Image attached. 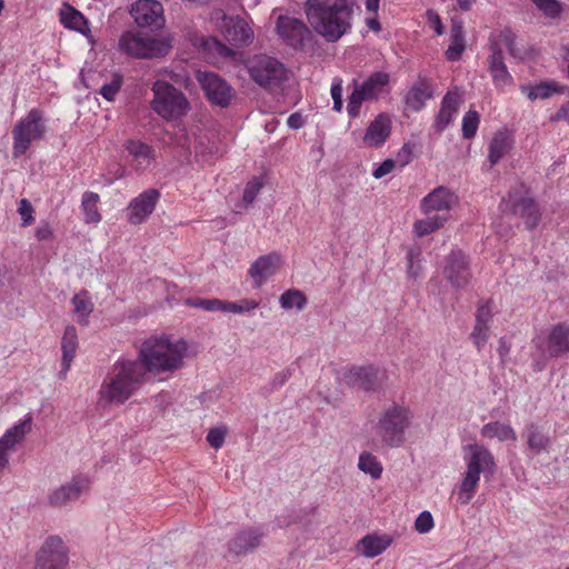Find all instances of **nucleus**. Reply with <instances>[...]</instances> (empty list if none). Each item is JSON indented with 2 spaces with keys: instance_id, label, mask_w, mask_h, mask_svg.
Returning <instances> with one entry per match:
<instances>
[{
  "instance_id": "0e129e2a",
  "label": "nucleus",
  "mask_w": 569,
  "mask_h": 569,
  "mask_svg": "<svg viewBox=\"0 0 569 569\" xmlns=\"http://www.w3.org/2000/svg\"><path fill=\"white\" fill-rule=\"evenodd\" d=\"M230 18L231 17H228L222 9H214L210 14L211 21L221 30L227 26Z\"/></svg>"
},
{
  "instance_id": "e433bc0d",
  "label": "nucleus",
  "mask_w": 569,
  "mask_h": 569,
  "mask_svg": "<svg viewBox=\"0 0 569 569\" xmlns=\"http://www.w3.org/2000/svg\"><path fill=\"white\" fill-rule=\"evenodd\" d=\"M480 435L487 439H498L499 441L516 440L517 436L510 425L499 421L489 422L482 426Z\"/></svg>"
},
{
  "instance_id": "052dcab7",
  "label": "nucleus",
  "mask_w": 569,
  "mask_h": 569,
  "mask_svg": "<svg viewBox=\"0 0 569 569\" xmlns=\"http://www.w3.org/2000/svg\"><path fill=\"white\" fill-rule=\"evenodd\" d=\"M395 167H396V161L395 160L386 159L382 163H380V166L378 168H376L372 171V176L376 179H381L382 177H385L388 173H390L395 169Z\"/></svg>"
},
{
  "instance_id": "7c9ffc66",
  "label": "nucleus",
  "mask_w": 569,
  "mask_h": 569,
  "mask_svg": "<svg viewBox=\"0 0 569 569\" xmlns=\"http://www.w3.org/2000/svg\"><path fill=\"white\" fill-rule=\"evenodd\" d=\"M466 49V39L463 24L460 21H453L450 28V44L445 52L448 61L455 62L460 60Z\"/></svg>"
},
{
  "instance_id": "3c124183",
  "label": "nucleus",
  "mask_w": 569,
  "mask_h": 569,
  "mask_svg": "<svg viewBox=\"0 0 569 569\" xmlns=\"http://www.w3.org/2000/svg\"><path fill=\"white\" fill-rule=\"evenodd\" d=\"M297 366H298L297 362H293L289 367H287L284 370L276 373L270 382L271 390L273 391V390L281 388L290 379V377L295 373Z\"/></svg>"
},
{
  "instance_id": "7ed1b4c3",
  "label": "nucleus",
  "mask_w": 569,
  "mask_h": 569,
  "mask_svg": "<svg viewBox=\"0 0 569 569\" xmlns=\"http://www.w3.org/2000/svg\"><path fill=\"white\" fill-rule=\"evenodd\" d=\"M187 352L183 340L170 341L164 337H151L144 340L139 349L138 361L147 373H171L182 367Z\"/></svg>"
},
{
  "instance_id": "338daca9",
  "label": "nucleus",
  "mask_w": 569,
  "mask_h": 569,
  "mask_svg": "<svg viewBox=\"0 0 569 569\" xmlns=\"http://www.w3.org/2000/svg\"><path fill=\"white\" fill-rule=\"evenodd\" d=\"M427 17L430 26L433 28L438 36H441L445 31L441 19L438 13L432 10L427 11Z\"/></svg>"
},
{
  "instance_id": "2f4dec72",
  "label": "nucleus",
  "mask_w": 569,
  "mask_h": 569,
  "mask_svg": "<svg viewBox=\"0 0 569 569\" xmlns=\"http://www.w3.org/2000/svg\"><path fill=\"white\" fill-rule=\"evenodd\" d=\"M78 348V333L74 326H68L64 330L61 349H62V370L60 375L66 376L70 369Z\"/></svg>"
},
{
  "instance_id": "2eb2a0df",
  "label": "nucleus",
  "mask_w": 569,
  "mask_h": 569,
  "mask_svg": "<svg viewBox=\"0 0 569 569\" xmlns=\"http://www.w3.org/2000/svg\"><path fill=\"white\" fill-rule=\"evenodd\" d=\"M90 488V479L87 476H74L72 479L48 495V502L54 508H61L77 501Z\"/></svg>"
},
{
  "instance_id": "9d476101",
  "label": "nucleus",
  "mask_w": 569,
  "mask_h": 569,
  "mask_svg": "<svg viewBox=\"0 0 569 569\" xmlns=\"http://www.w3.org/2000/svg\"><path fill=\"white\" fill-rule=\"evenodd\" d=\"M442 274L452 288H466L472 277L468 257L459 249L451 250L443 259Z\"/></svg>"
},
{
  "instance_id": "37998d69",
  "label": "nucleus",
  "mask_w": 569,
  "mask_h": 569,
  "mask_svg": "<svg viewBox=\"0 0 569 569\" xmlns=\"http://www.w3.org/2000/svg\"><path fill=\"white\" fill-rule=\"evenodd\" d=\"M306 303L307 299L305 295L297 289L287 290L280 297V306L283 309L297 308L298 310H302Z\"/></svg>"
},
{
  "instance_id": "6ab92c4d",
  "label": "nucleus",
  "mask_w": 569,
  "mask_h": 569,
  "mask_svg": "<svg viewBox=\"0 0 569 569\" xmlns=\"http://www.w3.org/2000/svg\"><path fill=\"white\" fill-rule=\"evenodd\" d=\"M277 31L282 40L295 49H301L305 41L311 37L310 30L301 20L288 16L278 18Z\"/></svg>"
},
{
  "instance_id": "a19ab883",
  "label": "nucleus",
  "mask_w": 569,
  "mask_h": 569,
  "mask_svg": "<svg viewBox=\"0 0 569 569\" xmlns=\"http://www.w3.org/2000/svg\"><path fill=\"white\" fill-rule=\"evenodd\" d=\"M528 447L535 452L540 453L548 449L550 439L547 435L541 432L538 427L531 425L526 430Z\"/></svg>"
},
{
  "instance_id": "ea45409f",
  "label": "nucleus",
  "mask_w": 569,
  "mask_h": 569,
  "mask_svg": "<svg viewBox=\"0 0 569 569\" xmlns=\"http://www.w3.org/2000/svg\"><path fill=\"white\" fill-rule=\"evenodd\" d=\"M98 201V193L91 191H87L83 193L81 200V208L84 213V221L87 223H97L101 220V216L97 208Z\"/></svg>"
},
{
  "instance_id": "58836bf2",
  "label": "nucleus",
  "mask_w": 569,
  "mask_h": 569,
  "mask_svg": "<svg viewBox=\"0 0 569 569\" xmlns=\"http://www.w3.org/2000/svg\"><path fill=\"white\" fill-rule=\"evenodd\" d=\"M74 307V313L80 325H88V317L93 310V303L91 302L86 291L77 293L71 300Z\"/></svg>"
},
{
  "instance_id": "e2e57ef3",
  "label": "nucleus",
  "mask_w": 569,
  "mask_h": 569,
  "mask_svg": "<svg viewBox=\"0 0 569 569\" xmlns=\"http://www.w3.org/2000/svg\"><path fill=\"white\" fill-rule=\"evenodd\" d=\"M412 150L409 144H403L397 153L396 163L398 162L401 168L406 167L411 161Z\"/></svg>"
},
{
  "instance_id": "5fc2aeb1",
  "label": "nucleus",
  "mask_w": 569,
  "mask_h": 569,
  "mask_svg": "<svg viewBox=\"0 0 569 569\" xmlns=\"http://www.w3.org/2000/svg\"><path fill=\"white\" fill-rule=\"evenodd\" d=\"M201 46L206 50H216L217 53L222 57H229L232 54V50L230 48H228L214 38L202 39Z\"/></svg>"
},
{
  "instance_id": "473e14b6",
  "label": "nucleus",
  "mask_w": 569,
  "mask_h": 569,
  "mask_svg": "<svg viewBox=\"0 0 569 569\" xmlns=\"http://www.w3.org/2000/svg\"><path fill=\"white\" fill-rule=\"evenodd\" d=\"M511 142V138L506 131H499L493 136L488 148V160L491 166L497 164L509 152Z\"/></svg>"
},
{
  "instance_id": "4d7b16f0",
  "label": "nucleus",
  "mask_w": 569,
  "mask_h": 569,
  "mask_svg": "<svg viewBox=\"0 0 569 569\" xmlns=\"http://www.w3.org/2000/svg\"><path fill=\"white\" fill-rule=\"evenodd\" d=\"M120 88H121V79L114 78L110 82L104 83L100 88V93L106 100L113 101L117 93L119 92Z\"/></svg>"
},
{
  "instance_id": "603ef678",
  "label": "nucleus",
  "mask_w": 569,
  "mask_h": 569,
  "mask_svg": "<svg viewBox=\"0 0 569 569\" xmlns=\"http://www.w3.org/2000/svg\"><path fill=\"white\" fill-rule=\"evenodd\" d=\"M488 332H489V326L487 325H475V328L470 335L471 339L473 340V343L476 345L477 349L480 351L488 340Z\"/></svg>"
},
{
  "instance_id": "69168bd1",
  "label": "nucleus",
  "mask_w": 569,
  "mask_h": 569,
  "mask_svg": "<svg viewBox=\"0 0 569 569\" xmlns=\"http://www.w3.org/2000/svg\"><path fill=\"white\" fill-rule=\"evenodd\" d=\"M36 237L40 241L50 239L52 237L51 226L46 221H41L36 228Z\"/></svg>"
},
{
  "instance_id": "4468645a",
  "label": "nucleus",
  "mask_w": 569,
  "mask_h": 569,
  "mask_svg": "<svg viewBox=\"0 0 569 569\" xmlns=\"http://www.w3.org/2000/svg\"><path fill=\"white\" fill-rule=\"evenodd\" d=\"M197 79L211 103L221 108L230 104L233 89L224 79L209 71L198 72Z\"/></svg>"
},
{
  "instance_id": "c756f323",
  "label": "nucleus",
  "mask_w": 569,
  "mask_h": 569,
  "mask_svg": "<svg viewBox=\"0 0 569 569\" xmlns=\"http://www.w3.org/2000/svg\"><path fill=\"white\" fill-rule=\"evenodd\" d=\"M432 97V90L426 79H420L407 92L405 103L412 111H420Z\"/></svg>"
},
{
  "instance_id": "c85d7f7f",
  "label": "nucleus",
  "mask_w": 569,
  "mask_h": 569,
  "mask_svg": "<svg viewBox=\"0 0 569 569\" xmlns=\"http://www.w3.org/2000/svg\"><path fill=\"white\" fill-rule=\"evenodd\" d=\"M458 93L448 91L441 100V107L435 120L437 131H443L450 124L458 112Z\"/></svg>"
},
{
  "instance_id": "1a4fd4ad",
  "label": "nucleus",
  "mask_w": 569,
  "mask_h": 569,
  "mask_svg": "<svg viewBox=\"0 0 569 569\" xmlns=\"http://www.w3.org/2000/svg\"><path fill=\"white\" fill-rule=\"evenodd\" d=\"M46 126L42 112L38 109H32L29 113L20 119L12 130L13 136V156L16 158L26 153L30 143L33 140H39L43 137Z\"/></svg>"
},
{
  "instance_id": "774afa93",
  "label": "nucleus",
  "mask_w": 569,
  "mask_h": 569,
  "mask_svg": "<svg viewBox=\"0 0 569 569\" xmlns=\"http://www.w3.org/2000/svg\"><path fill=\"white\" fill-rule=\"evenodd\" d=\"M551 122L566 121L569 124V102L562 104L559 110L550 117Z\"/></svg>"
},
{
  "instance_id": "aec40b11",
  "label": "nucleus",
  "mask_w": 569,
  "mask_h": 569,
  "mask_svg": "<svg viewBox=\"0 0 569 569\" xmlns=\"http://www.w3.org/2000/svg\"><path fill=\"white\" fill-rule=\"evenodd\" d=\"M340 379L348 387L372 391L379 386V370L373 366H352L342 372Z\"/></svg>"
},
{
  "instance_id": "423d86ee",
  "label": "nucleus",
  "mask_w": 569,
  "mask_h": 569,
  "mask_svg": "<svg viewBox=\"0 0 569 569\" xmlns=\"http://www.w3.org/2000/svg\"><path fill=\"white\" fill-rule=\"evenodd\" d=\"M152 110L166 121H176L190 109L186 94L167 81L158 80L152 86Z\"/></svg>"
},
{
  "instance_id": "ddd939ff",
  "label": "nucleus",
  "mask_w": 569,
  "mask_h": 569,
  "mask_svg": "<svg viewBox=\"0 0 569 569\" xmlns=\"http://www.w3.org/2000/svg\"><path fill=\"white\" fill-rule=\"evenodd\" d=\"M68 565V550L63 540L58 536L46 539L37 553L34 569H66Z\"/></svg>"
},
{
  "instance_id": "72a5a7b5",
  "label": "nucleus",
  "mask_w": 569,
  "mask_h": 569,
  "mask_svg": "<svg viewBox=\"0 0 569 569\" xmlns=\"http://www.w3.org/2000/svg\"><path fill=\"white\" fill-rule=\"evenodd\" d=\"M520 90L527 94L528 99H548L553 93H563L566 87L557 83L556 81H543L536 86H521Z\"/></svg>"
},
{
  "instance_id": "a211bd4d",
  "label": "nucleus",
  "mask_w": 569,
  "mask_h": 569,
  "mask_svg": "<svg viewBox=\"0 0 569 569\" xmlns=\"http://www.w3.org/2000/svg\"><path fill=\"white\" fill-rule=\"evenodd\" d=\"M31 423L32 419L28 416L9 428L0 438V473L9 465L10 452L14 451L16 446L22 442L27 433L30 432Z\"/></svg>"
},
{
  "instance_id": "0eeeda50",
  "label": "nucleus",
  "mask_w": 569,
  "mask_h": 569,
  "mask_svg": "<svg viewBox=\"0 0 569 569\" xmlns=\"http://www.w3.org/2000/svg\"><path fill=\"white\" fill-rule=\"evenodd\" d=\"M171 48V38L154 39L128 31L119 39V49L128 56L139 59L164 57Z\"/></svg>"
},
{
  "instance_id": "49530a36",
  "label": "nucleus",
  "mask_w": 569,
  "mask_h": 569,
  "mask_svg": "<svg viewBox=\"0 0 569 569\" xmlns=\"http://www.w3.org/2000/svg\"><path fill=\"white\" fill-rule=\"evenodd\" d=\"M186 305L192 308L202 309L209 312L221 311L223 308V300L212 298V299H202V298H189L186 300Z\"/></svg>"
},
{
  "instance_id": "bb28decb",
  "label": "nucleus",
  "mask_w": 569,
  "mask_h": 569,
  "mask_svg": "<svg viewBox=\"0 0 569 569\" xmlns=\"http://www.w3.org/2000/svg\"><path fill=\"white\" fill-rule=\"evenodd\" d=\"M391 133V120L385 114H378L368 126L363 136V143L370 148L381 147Z\"/></svg>"
},
{
  "instance_id": "f8f14e48",
  "label": "nucleus",
  "mask_w": 569,
  "mask_h": 569,
  "mask_svg": "<svg viewBox=\"0 0 569 569\" xmlns=\"http://www.w3.org/2000/svg\"><path fill=\"white\" fill-rule=\"evenodd\" d=\"M502 212H511L525 220L526 228L535 229L541 218L538 204L533 199L523 197L519 192H509L507 199H502L499 206Z\"/></svg>"
},
{
  "instance_id": "dca6fc26",
  "label": "nucleus",
  "mask_w": 569,
  "mask_h": 569,
  "mask_svg": "<svg viewBox=\"0 0 569 569\" xmlns=\"http://www.w3.org/2000/svg\"><path fill=\"white\" fill-rule=\"evenodd\" d=\"M537 349L547 352L551 358H558L569 352V326L557 323L550 327L546 338L532 339Z\"/></svg>"
},
{
  "instance_id": "f704fd0d",
  "label": "nucleus",
  "mask_w": 569,
  "mask_h": 569,
  "mask_svg": "<svg viewBox=\"0 0 569 569\" xmlns=\"http://www.w3.org/2000/svg\"><path fill=\"white\" fill-rule=\"evenodd\" d=\"M61 23L71 30L86 34L89 31L88 21L84 16L69 4H64L60 11Z\"/></svg>"
},
{
  "instance_id": "4c0bfd02",
  "label": "nucleus",
  "mask_w": 569,
  "mask_h": 569,
  "mask_svg": "<svg viewBox=\"0 0 569 569\" xmlns=\"http://www.w3.org/2000/svg\"><path fill=\"white\" fill-rule=\"evenodd\" d=\"M446 221L447 217L445 214L429 213L425 219L415 223L413 231L417 237H425L442 227Z\"/></svg>"
},
{
  "instance_id": "de8ad7c7",
  "label": "nucleus",
  "mask_w": 569,
  "mask_h": 569,
  "mask_svg": "<svg viewBox=\"0 0 569 569\" xmlns=\"http://www.w3.org/2000/svg\"><path fill=\"white\" fill-rule=\"evenodd\" d=\"M536 7L548 18H559L562 12V3L558 0H531Z\"/></svg>"
},
{
  "instance_id": "9b49d317",
  "label": "nucleus",
  "mask_w": 569,
  "mask_h": 569,
  "mask_svg": "<svg viewBox=\"0 0 569 569\" xmlns=\"http://www.w3.org/2000/svg\"><path fill=\"white\" fill-rule=\"evenodd\" d=\"M249 71L253 81L267 89L279 87L287 78L283 64L270 57L257 59Z\"/></svg>"
},
{
  "instance_id": "a18cd8bd",
  "label": "nucleus",
  "mask_w": 569,
  "mask_h": 569,
  "mask_svg": "<svg viewBox=\"0 0 569 569\" xmlns=\"http://www.w3.org/2000/svg\"><path fill=\"white\" fill-rule=\"evenodd\" d=\"M259 307V302L251 299H241L239 301H224L222 312L226 313H246Z\"/></svg>"
},
{
  "instance_id": "b1692460",
  "label": "nucleus",
  "mask_w": 569,
  "mask_h": 569,
  "mask_svg": "<svg viewBox=\"0 0 569 569\" xmlns=\"http://www.w3.org/2000/svg\"><path fill=\"white\" fill-rule=\"evenodd\" d=\"M124 149L131 158L130 166L138 172L150 169L156 159V150L153 147L141 140L129 139L124 143Z\"/></svg>"
},
{
  "instance_id": "393cba45",
  "label": "nucleus",
  "mask_w": 569,
  "mask_h": 569,
  "mask_svg": "<svg viewBox=\"0 0 569 569\" xmlns=\"http://www.w3.org/2000/svg\"><path fill=\"white\" fill-rule=\"evenodd\" d=\"M490 56L488 58V70L491 74L495 87L503 90L513 84V77L509 72L502 56L501 49L497 44L490 47Z\"/></svg>"
},
{
  "instance_id": "8fccbe9b",
  "label": "nucleus",
  "mask_w": 569,
  "mask_h": 569,
  "mask_svg": "<svg viewBox=\"0 0 569 569\" xmlns=\"http://www.w3.org/2000/svg\"><path fill=\"white\" fill-rule=\"evenodd\" d=\"M261 188L262 182L258 178H253L246 184L242 198L246 206H250L256 200Z\"/></svg>"
},
{
  "instance_id": "f257e3e1",
  "label": "nucleus",
  "mask_w": 569,
  "mask_h": 569,
  "mask_svg": "<svg viewBox=\"0 0 569 569\" xmlns=\"http://www.w3.org/2000/svg\"><path fill=\"white\" fill-rule=\"evenodd\" d=\"M305 12L313 30L328 42L351 30L353 9L348 0H306Z\"/></svg>"
},
{
  "instance_id": "6e6d98bb",
  "label": "nucleus",
  "mask_w": 569,
  "mask_h": 569,
  "mask_svg": "<svg viewBox=\"0 0 569 569\" xmlns=\"http://www.w3.org/2000/svg\"><path fill=\"white\" fill-rule=\"evenodd\" d=\"M18 212L22 219V227L30 226L33 221V207L28 199H21L19 202Z\"/></svg>"
},
{
  "instance_id": "412c9836",
  "label": "nucleus",
  "mask_w": 569,
  "mask_h": 569,
  "mask_svg": "<svg viewBox=\"0 0 569 569\" xmlns=\"http://www.w3.org/2000/svg\"><path fill=\"white\" fill-rule=\"evenodd\" d=\"M130 13L141 27L161 28L164 24L163 7L157 0H138L131 6Z\"/></svg>"
},
{
  "instance_id": "cd10ccee",
  "label": "nucleus",
  "mask_w": 569,
  "mask_h": 569,
  "mask_svg": "<svg viewBox=\"0 0 569 569\" xmlns=\"http://www.w3.org/2000/svg\"><path fill=\"white\" fill-rule=\"evenodd\" d=\"M226 40L236 47L248 44L252 39V30L241 18H230L222 30Z\"/></svg>"
},
{
  "instance_id": "6e6552de",
  "label": "nucleus",
  "mask_w": 569,
  "mask_h": 569,
  "mask_svg": "<svg viewBox=\"0 0 569 569\" xmlns=\"http://www.w3.org/2000/svg\"><path fill=\"white\" fill-rule=\"evenodd\" d=\"M390 74L385 71L372 72L365 81H353V90L348 97L347 112L352 119L360 114L365 101H375L386 91Z\"/></svg>"
},
{
  "instance_id": "5701e85b",
  "label": "nucleus",
  "mask_w": 569,
  "mask_h": 569,
  "mask_svg": "<svg viewBox=\"0 0 569 569\" xmlns=\"http://www.w3.org/2000/svg\"><path fill=\"white\" fill-rule=\"evenodd\" d=\"M281 264V257L277 252L259 257L248 271L254 288H260L270 277L276 274Z\"/></svg>"
},
{
  "instance_id": "a878e982",
  "label": "nucleus",
  "mask_w": 569,
  "mask_h": 569,
  "mask_svg": "<svg viewBox=\"0 0 569 569\" xmlns=\"http://www.w3.org/2000/svg\"><path fill=\"white\" fill-rule=\"evenodd\" d=\"M456 201L457 197L451 191L439 187L423 198L421 206L426 214L439 213L448 218V212Z\"/></svg>"
},
{
  "instance_id": "13d9d810",
  "label": "nucleus",
  "mask_w": 569,
  "mask_h": 569,
  "mask_svg": "<svg viewBox=\"0 0 569 569\" xmlns=\"http://www.w3.org/2000/svg\"><path fill=\"white\" fill-rule=\"evenodd\" d=\"M226 430L222 428L210 429L207 435V441L213 449H220L223 446Z\"/></svg>"
},
{
  "instance_id": "680f3d73",
  "label": "nucleus",
  "mask_w": 569,
  "mask_h": 569,
  "mask_svg": "<svg viewBox=\"0 0 569 569\" xmlns=\"http://www.w3.org/2000/svg\"><path fill=\"white\" fill-rule=\"evenodd\" d=\"M501 39H502L505 46L507 47L509 53L513 57H518L519 53L515 47V42H516L515 34L510 30H505L501 32Z\"/></svg>"
},
{
  "instance_id": "39448f33",
  "label": "nucleus",
  "mask_w": 569,
  "mask_h": 569,
  "mask_svg": "<svg viewBox=\"0 0 569 569\" xmlns=\"http://www.w3.org/2000/svg\"><path fill=\"white\" fill-rule=\"evenodd\" d=\"M413 413L409 407L392 402L379 413L375 433L380 442L389 448H399L406 441V432L411 427Z\"/></svg>"
},
{
  "instance_id": "20e7f679",
  "label": "nucleus",
  "mask_w": 569,
  "mask_h": 569,
  "mask_svg": "<svg viewBox=\"0 0 569 569\" xmlns=\"http://www.w3.org/2000/svg\"><path fill=\"white\" fill-rule=\"evenodd\" d=\"M466 471L459 486L458 500L466 505L472 498L479 486L480 476L491 478L497 472V461L493 453L481 443H470L463 447Z\"/></svg>"
},
{
  "instance_id": "4be33fe9",
  "label": "nucleus",
  "mask_w": 569,
  "mask_h": 569,
  "mask_svg": "<svg viewBox=\"0 0 569 569\" xmlns=\"http://www.w3.org/2000/svg\"><path fill=\"white\" fill-rule=\"evenodd\" d=\"M160 192L150 188L133 198L128 206V221L131 224L142 223L154 210Z\"/></svg>"
},
{
  "instance_id": "bf43d9fd",
  "label": "nucleus",
  "mask_w": 569,
  "mask_h": 569,
  "mask_svg": "<svg viewBox=\"0 0 569 569\" xmlns=\"http://www.w3.org/2000/svg\"><path fill=\"white\" fill-rule=\"evenodd\" d=\"M492 317V308L489 302L479 305L476 312V323L489 326Z\"/></svg>"
},
{
  "instance_id": "c9c22d12",
  "label": "nucleus",
  "mask_w": 569,
  "mask_h": 569,
  "mask_svg": "<svg viewBox=\"0 0 569 569\" xmlns=\"http://www.w3.org/2000/svg\"><path fill=\"white\" fill-rule=\"evenodd\" d=\"M391 543V539L383 535H368L360 540L361 553L368 558L381 555Z\"/></svg>"
},
{
  "instance_id": "79ce46f5",
  "label": "nucleus",
  "mask_w": 569,
  "mask_h": 569,
  "mask_svg": "<svg viewBox=\"0 0 569 569\" xmlns=\"http://www.w3.org/2000/svg\"><path fill=\"white\" fill-rule=\"evenodd\" d=\"M358 468L362 472L370 475L372 479H379L383 471L382 465L378 458L368 451L360 453Z\"/></svg>"
},
{
  "instance_id": "c03bdc74",
  "label": "nucleus",
  "mask_w": 569,
  "mask_h": 569,
  "mask_svg": "<svg viewBox=\"0 0 569 569\" xmlns=\"http://www.w3.org/2000/svg\"><path fill=\"white\" fill-rule=\"evenodd\" d=\"M480 123V114L476 110H469L462 118V137L465 139H471L476 136Z\"/></svg>"
},
{
  "instance_id": "f3484780",
  "label": "nucleus",
  "mask_w": 569,
  "mask_h": 569,
  "mask_svg": "<svg viewBox=\"0 0 569 569\" xmlns=\"http://www.w3.org/2000/svg\"><path fill=\"white\" fill-rule=\"evenodd\" d=\"M266 531L262 527H248L239 530L228 542V555L242 557L260 547Z\"/></svg>"
},
{
  "instance_id": "864d4df0",
  "label": "nucleus",
  "mask_w": 569,
  "mask_h": 569,
  "mask_svg": "<svg viewBox=\"0 0 569 569\" xmlns=\"http://www.w3.org/2000/svg\"><path fill=\"white\" fill-rule=\"evenodd\" d=\"M433 526H435V522H433L432 515L427 510L420 512L415 521V529L419 533L429 532L433 528Z\"/></svg>"
},
{
  "instance_id": "09e8293b",
  "label": "nucleus",
  "mask_w": 569,
  "mask_h": 569,
  "mask_svg": "<svg viewBox=\"0 0 569 569\" xmlns=\"http://www.w3.org/2000/svg\"><path fill=\"white\" fill-rule=\"evenodd\" d=\"M420 249L419 248H410L407 252V273L411 279H418L421 274V263H420Z\"/></svg>"
},
{
  "instance_id": "f03ea898",
  "label": "nucleus",
  "mask_w": 569,
  "mask_h": 569,
  "mask_svg": "<svg viewBox=\"0 0 569 569\" xmlns=\"http://www.w3.org/2000/svg\"><path fill=\"white\" fill-rule=\"evenodd\" d=\"M146 378L138 360L118 359L100 387L99 400L106 405H122L143 386Z\"/></svg>"
}]
</instances>
